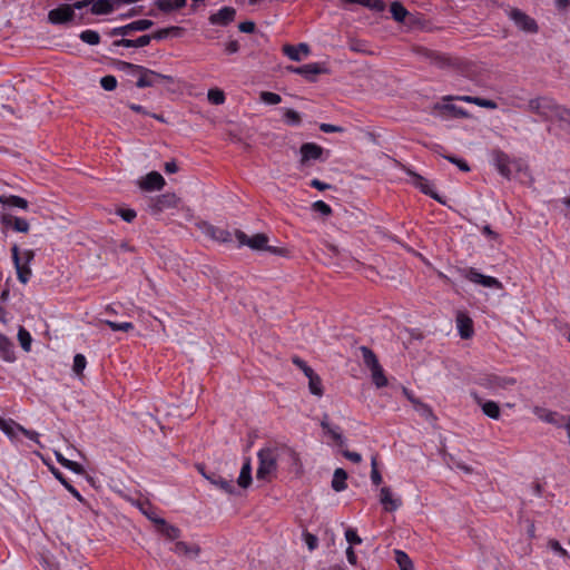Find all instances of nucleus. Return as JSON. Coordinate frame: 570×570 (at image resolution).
I'll use <instances>...</instances> for the list:
<instances>
[{
    "instance_id": "nucleus-1",
    "label": "nucleus",
    "mask_w": 570,
    "mask_h": 570,
    "mask_svg": "<svg viewBox=\"0 0 570 570\" xmlns=\"http://www.w3.org/2000/svg\"><path fill=\"white\" fill-rule=\"evenodd\" d=\"M258 468L256 471V480L258 482H269L276 476L277 460L279 458V449L277 446H266L258 451Z\"/></svg>"
},
{
    "instance_id": "nucleus-2",
    "label": "nucleus",
    "mask_w": 570,
    "mask_h": 570,
    "mask_svg": "<svg viewBox=\"0 0 570 570\" xmlns=\"http://www.w3.org/2000/svg\"><path fill=\"white\" fill-rule=\"evenodd\" d=\"M562 108L563 105L558 104L553 98L547 96L530 99L528 102V110L538 115L546 121L556 120Z\"/></svg>"
},
{
    "instance_id": "nucleus-3",
    "label": "nucleus",
    "mask_w": 570,
    "mask_h": 570,
    "mask_svg": "<svg viewBox=\"0 0 570 570\" xmlns=\"http://www.w3.org/2000/svg\"><path fill=\"white\" fill-rule=\"evenodd\" d=\"M476 384L493 393L509 391L517 384V379L494 373H484L476 379Z\"/></svg>"
},
{
    "instance_id": "nucleus-4",
    "label": "nucleus",
    "mask_w": 570,
    "mask_h": 570,
    "mask_svg": "<svg viewBox=\"0 0 570 570\" xmlns=\"http://www.w3.org/2000/svg\"><path fill=\"white\" fill-rule=\"evenodd\" d=\"M137 73H139L138 80L136 82L138 88L155 87L163 81L174 82V78L171 76L156 72L142 66L138 68Z\"/></svg>"
},
{
    "instance_id": "nucleus-5",
    "label": "nucleus",
    "mask_w": 570,
    "mask_h": 570,
    "mask_svg": "<svg viewBox=\"0 0 570 570\" xmlns=\"http://www.w3.org/2000/svg\"><path fill=\"white\" fill-rule=\"evenodd\" d=\"M462 273H463V276L472 283H475V284H479V285H482V286L489 287V288H497V289L502 288V283L498 278L483 275L480 272H478V269L474 267L465 268V269H463Z\"/></svg>"
},
{
    "instance_id": "nucleus-6",
    "label": "nucleus",
    "mask_w": 570,
    "mask_h": 570,
    "mask_svg": "<svg viewBox=\"0 0 570 570\" xmlns=\"http://www.w3.org/2000/svg\"><path fill=\"white\" fill-rule=\"evenodd\" d=\"M509 18L515 23V26L525 32L537 33L538 24L533 18L524 13L518 8H513L509 11Z\"/></svg>"
},
{
    "instance_id": "nucleus-7",
    "label": "nucleus",
    "mask_w": 570,
    "mask_h": 570,
    "mask_svg": "<svg viewBox=\"0 0 570 570\" xmlns=\"http://www.w3.org/2000/svg\"><path fill=\"white\" fill-rule=\"evenodd\" d=\"M197 470L202 473V475L210 482V484L215 485L217 489L222 490L226 494H234L235 485L232 480H228L216 472H207L205 466L202 464L197 465Z\"/></svg>"
},
{
    "instance_id": "nucleus-8",
    "label": "nucleus",
    "mask_w": 570,
    "mask_h": 570,
    "mask_svg": "<svg viewBox=\"0 0 570 570\" xmlns=\"http://www.w3.org/2000/svg\"><path fill=\"white\" fill-rule=\"evenodd\" d=\"M534 415L551 425H554L556 428H563V425L567 424V420L569 416L563 415L557 411H551L549 409L542 407V406H534L533 407Z\"/></svg>"
},
{
    "instance_id": "nucleus-9",
    "label": "nucleus",
    "mask_w": 570,
    "mask_h": 570,
    "mask_svg": "<svg viewBox=\"0 0 570 570\" xmlns=\"http://www.w3.org/2000/svg\"><path fill=\"white\" fill-rule=\"evenodd\" d=\"M235 237L240 246L246 245L255 250H265L267 248L268 237L265 234H255L249 237L243 230L236 229Z\"/></svg>"
},
{
    "instance_id": "nucleus-10",
    "label": "nucleus",
    "mask_w": 570,
    "mask_h": 570,
    "mask_svg": "<svg viewBox=\"0 0 570 570\" xmlns=\"http://www.w3.org/2000/svg\"><path fill=\"white\" fill-rule=\"evenodd\" d=\"M287 70L304 77L308 81H315L317 75L327 72V69L318 62L306 63L299 67L289 66Z\"/></svg>"
},
{
    "instance_id": "nucleus-11",
    "label": "nucleus",
    "mask_w": 570,
    "mask_h": 570,
    "mask_svg": "<svg viewBox=\"0 0 570 570\" xmlns=\"http://www.w3.org/2000/svg\"><path fill=\"white\" fill-rule=\"evenodd\" d=\"M153 26H154V22L151 20H148V19L136 20V21H132V22H130V23H128L126 26L114 28L110 31V36H112V37H117V36L126 37V36L131 35L134 31H145V30H148Z\"/></svg>"
},
{
    "instance_id": "nucleus-12",
    "label": "nucleus",
    "mask_w": 570,
    "mask_h": 570,
    "mask_svg": "<svg viewBox=\"0 0 570 570\" xmlns=\"http://www.w3.org/2000/svg\"><path fill=\"white\" fill-rule=\"evenodd\" d=\"M75 12L70 4H61L48 13V20L52 24H62L73 19Z\"/></svg>"
},
{
    "instance_id": "nucleus-13",
    "label": "nucleus",
    "mask_w": 570,
    "mask_h": 570,
    "mask_svg": "<svg viewBox=\"0 0 570 570\" xmlns=\"http://www.w3.org/2000/svg\"><path fill=\"white\" fill-rule=\"evenodd\" d=\"M177 204L178 198L175 194H163L151 200L150 209L156 214L165 209L175 208Z\"/></svg>"
},
{
    "instance_id": "nucleus-14",
    "label": "nucleus",
    "mask_w": 570,
    "mask_h": 570,
    "mask_svg": "<svg viewBox=\"0 0 570 570\" xmlns=\"http://www.w3.org/2000/svg\"><path fill=\"white\" fill-rule=\"evenodd\" d=\"M0 222L4 227L12 228L18 233H28L30 228L29 223L24 218L8 213L1 215Z\"/></svg>"
},
{
    "instance_id": "nucleus-15",
    "label": "nucleus",
    "mask_w": 570,
    "mask_h": 570,
    "mask_svg": "<svg viewBox=\"0 0 570 570\" xmlns=\"http://www.w3.org/2000/svg\"><path fill=\"white\" fill-rule=\"evenodd\" d=\"M11 254L17 271L18 279L21 283L26 284L31 276V269L29 268V266L22 264L18 245L14 244L11 247Z\"/></svg>"
},
{
    "instance_id": "nucleus-16",
    "label": "nucleus",
    "mask_w": 570,
    "mask_h": 570,
    "mask_svg": "<svg viewBox=\"0 0 570 570\" xmlns=\"http://www.w3.org/2000/svg\"><path fill=\"white\" fill-rule=\"evenodd\" d=\"M235 17L236 10L233 7H223L216 13L210 14L209 22L214 26H228Z\"/></svg>"
},
{
    "instance_id": "nucleus-17",
    "label": "nucleus",
    "mask_w": 570,
    "mask_h": 570,
    "mask_svg": "<svg viewBox=\"0 0 570 570\" xmlns=\"http://www.w3.org/2000/svg\"><path fill=\"white\" fill-rule=\"evenodd\" d=\"M492 158L498 171L505 178L511 177L510 157L500 149L492 150Z\"/></svg>"
},
{
    "instance_id": "nucleus-18",
    "label": "nucleus",
    "mask_w": 570,
    "mask_h": 570,
    "mask_svg": "<svg viewBox=\"0 0 570 570\" xmlns=\"http://www.w3.org/2000/svg\"><path fill=\"white\" fill-rule=\"evenodd\" d=\"M165 179L158 171H150L146 175L144 180L140 183V187L144 190H159L164 187Z\"/></svg>"
},
{
    "instance_id": "nucleus-19",
    "label": "nucleus",
    "mask_w": 570,
    "mask_h": 570,
    "mask_svg": "<svg viewBox=\"0 0 570 570\" xmlns=\"http://www.w3.org/2000/svg\"><path fill=\"white\" fill-rule=\"evenodd\" d=\"M301 163L320 159L323 155V148L314 142H305L301 146Z\"/></svg>"
},
{
    "instance_id": "nucleus-20",
    "label": "nucleus",
    "mask_w": 570,
    "mask_h": 570,
    "mask_svg": "<svg viewBox=\"0 0 570 570\" xmlns=\"http://www.w3.org/2000/svg\"><path fill=\"white\" fill-rule=\"evenodd\" d=\"M309 46L305 42H301L297 46L285 45L283 47V52L293 61H301V55L308 56L309 55Z\"/></svg>"
},
{
    "instance_id": "nucleus-21",
    "label": "nucleus",
    "mask_w": 570,
    "mask_h": 570,
    "mask_svg": "<svg viewBox=\"0 0 570 570\" xmlns=\"http://www.w3.org/2000/svg\"><path fill=\"white\" fill-rule=\"evenodd\" d=\"M475 402L481 406L482 412L490 419L499 420L501 415L500 406L494 401H484L476 394L474 395Z\"/></svg>"
},
{
    "instance_id": "nucleus-22",
    "label": "nucleus",
    "mask_w": 570,
    "mask_h": 570,
    "mask_svg": "<svg viewBox=\"0 0 570 570\" xmlns=\"http://www.w3.org/2000/svg\"><path fill=\"white\" fill-rule=\"evenodd\" d=\"M171 550L178 556H185L189 558H197L200 553V548L197 544L189 546L184 541H177Z\"/></svg>"
},
{
    "instance_id": "nucleus-23",
    "label": "nucleus",
    "mask_w": 570,
    "mask_h": 570,
    "mask_svg": "<svg viewBox=\"0 0 570 570\" xmlns=\"http://www.w3.org/2000/svg\"><path fill=\"white\" fill-rule=\"evenodd\" d=\"M156 529L160 534L170 540H175L180 537V530L177 527L167 523L165 519L156 520Z\"/></svg>"
},
{
    "instance_id": "nucleus-24",
    "label": "nucleus",
    "mask_w": 570,
    "mask_h": 570,
    "mask_svg": "<svg viewBox=\"0 0 570 570\" xmlns=\"http://www.w3.org/2000/svg\"><path fill=\"white\" fill-rule=\"evenodd\" d=\"M322 429L328 433L333 440L337 443V445L342 446L345 444V439L343 438L341 433L340 426H332L328 422V415L324 414L323 419L321 421Z\"/></svg>"
},
{
    "instance_id": "nucleus-25",
    "label": "nucleus",
    "mask_w": 570,
    "mask_h": 570,
    "mask_svg": "<svg viewBox=\"0 0 570 570\" xmlns=\"http://www.w3.org/2000/svg\"><path fill=\"white\" fill-rule=\"evenodd\" d=\"M456 324L462 338L466 340L473 335V324L469 316L460 313L456 317Z\"/></svg>"
},
{
    "instance_id": "nucleus-26",
    "label": "nucleus",
    "mask_w": 570,
    "mask_h": 570,
    "mask_svg": "<svg viewBox=\"0 0 570 570\" xmlns=\"http://www.w3.org/2000/svg\"><path fill=\"white\" fill-rule=\"evenodd\" d=\"M13 343L2 333H0V356L6 362L16 360Z\"/></svg>"
},
{
    "instance_id": "nucleus-27",
    "label": "nucleus",
    "mask_w": 570,
    "mask_h": 570,
    "mask_svg": "<svg viewBox=\"0 0 570 570\" xmlns=\"http://www.w3.org/2000/svg\"><path fill=\"white\" fill-rule=\"evenodd\" d=\"M136 508L140 510L155 525L156 520L163 519L157 514V509L151 504V501H131Z\"/></svg>"
},
{
    "instance_id": "nucleus-28",
    "label": "nucleus",
    "mask_w": 570,
    "mask_h": 570,
    "mask_svg": "<svg viewBox=\"0 0 570 570\" xmlns=\"http://www.w3.org/2000/svg\"><path fill=\"white\" fill-rule=\"evenodd\" d=\"M0 203L4 206H8V207H18L20 209H28V200L26 198H22L20 196H16V195H9V196H4V195H0Z\"/></svg>"
},
{
    "instance_id": "nucleus-29",
    "label": "nucleus",
    "mask_w": 570,
    "mask_h": 570,
    "mask_svg": "<svg viewBox=\"0 0 570 570\" xmlns=\"http://www.w3.org/2000/svg\"><path fill=\"white\" fill-rule=\"evenodd\" d=\"M252 482V465L250 460L246 459L240 469L239 476L237 479L238 487L246 489Z\"/></svg>"
},
{
    "instance_id": "nucleus-30",
    "label": "nucleus",
    "mask_w": 570,
    "mask_h": 570,
    "mask_svg": "<svg viewBox=\"0 0 570 570\" xmlns=\"http://www.w3.org/2000/svg\"><path fill=\"white\" fill-rule=\"evenodd\" d=\"M422 51L424 52V56L431 60L432 63H434L441 68L453 65L452 59L448 56H444V55H441V53H438L435 51H431L428 49H423Z\"/></svg>"
},
{
    "instance_id": "nucleus-31",
    "label": "nucleus",
    "mask_w": 570,
    "mask_h": 570,
    "mask_svg": "<svg viewBox=\"0 0 570 570\" xmlns=\"http://www.w3.org/2000/svg\"><path fill=\"white\" fill-rule=\"evenodd\" d=\"M206 234L222 243H229L233 239L230 232L215 226H208L206 228Z\"/></svg>"
},
{
    "instance_id": "nucleus-32",
    "label": "nucleus",
    "mask_w": 570,
    "mask_h": 570,
    "mask_svg": "<svg viewBox=\"0 0 570 570\" xmlns=\"http://www.w3.org/2000/svg\"><path fill=\"white\" fill-rule=\"evenodd\" d=\"M460 100L474 104L479 107L487 108V109H497L498 104L494 100L485 99L481 97H472V96H462L459 97Z\"/></svg>"
},
{
    "instance_id": "nucleus-33",
    "label": "nucleus",
    "mask_w": 570,
    "mask_h": 570,
    "mask_svg": "<svg viewBox=\"0 0 570 570\" xmlns=\"http://www.w3.org/2000/svg\"><path fill=\"white\" fill-rule=\"evenodd\" d=\"M184 29L181 27L171 26L168 28L159 29L154 32L151 36V40H164L169 36L179 37L183 33Z\"/></svg>"
},
{
    "instance_id": "nucleus-34",
    "label": "nucleus",
    "mask_w": 570,
    "mask_h": 570,
    "mask_svg": "<svg viewBox=\"0 0 570 570\" xmlns=\"http://www.w3.org/2000/svg\"><path fill=\"white\" fill-rule=\"evenodd\" d=\"M112 0H97L91 6V12L94 14H109L114 11Z\"/></svg>"
},
{
    "instance_id": "nucleus-35",
    "label": "nucleus",
    "mask_w": 570,
    "mask_h": 570,
    "mask_svg": "<svg viewBox=\"0 0 570 570\" xmlns=\"http://www.w3.org/2000/svg\"><path fill=\"white\" fill-rule=\"evenodd\" d=\"M186 0H157L156 6L163 12H170L185 7Z\"/></svg>"
},
{
    "instance_id": "nucleus-36",
    "label": "nucleus",
    "mask_w": 570,
    "mask_h": 570,
    "mask_svg": "<svg viewBox=\"0 0 570 570\" xmlns=\"http://www.w3.org/2000/svg\"><path fill=\"white\" fill-rule=\"evenodd\" d=\"M370 371H371L372 381L376 385V387L380 389V387H384L387 385V379L384 374V370L381 366V364L373 366Z\"/></svg>"
},
{
    "instance_id": "nucleus-37",
    "label": "nucleus",
    "mask_w": 570,
    "mask_h": 570,
    "mask_svg": "<svg viewBox=\"0 0 570 570\" xmlns=\"http://www.w3.org/2000/svg\"><path fill=\"white\" fill-rule=\"evenodd\" d=\"M308 379V389L309 392L316 396L323 395V386L321 377L313 371L311 374H307Z\"/></svg>"
},
{
    "instance_id": "nucleus-38",
    "label": "nucleus",
    "mask_w": 570,
    "mask_h": 570,
    "mask_svg": "<svg viewBox=\"0 0 570 570\" xmlns=\"http://www.w3.org/2000/svg\"><path fill=\"white\" fill-rule=\"evenodd\" d=\"M346 479H347V473L345 472V470L337 468L333 474L332 488L335 491L344 490L346 488V483H345Z\"/></svg>"
},
{
    "instance_id": "nucleus-39",
    "label": "nucleus",
    "mask_w": 570,
    "mask_h": 570,
    "mask_svg": "<svg viewBox=\"0 0 570 570\" xmlns=\"http://www.w3.org/2000/svg\"><path fill=\"white\" fill-rule=\"evenodd\" d=\"M393 19L397 22H404L409 11L400 1H393L390 7Z\"/></svg>"
},
{
    "instance_id": "nucleus-40",
    "label": "nucleus",
    "mask_w": 570,
    "mask_h": 570,
    "mask_svg": "<svg viewBox=\"0 0 570 570\" xmlns=\"http://www.w3.org/2000/svg\"><path fill=\"white\" fill-rule=\"evenodd\" d=\"M360 352L362 354L363 363L368 370L380 364L375 353L370 347L361 346Z\"/></svg>"
},
{
    "instance_id": "nucleus-41",
    "label": "nucleus",
    "mask_w": 570,
    "mask_h": 570,
    "mask_svg": "<svg viewBox=\"0 0 570 570\" xmlns=\"http://www.w3.org/2000/svg\"><path fill=\"white\" fill-rule=\"evenodd\" d=\"M395 561L400 570H414V566L407 553L402 550H394Z\"/></svg>"
},
{
    "instance_id": "nucleus-42",
    "label": "nucleus",
    "mask_w": 570,
    "mask_h": 570,
    "mask_svg": "<svg viewBox=\"0 0 570 570\" xmlns=\"http://www.w3.org/2000/svg\"><path fill=\"white\" fill-rule=\"evenodd\" d=\"M79 38L90 46H96L100 42V36L95 30H85L80 33Z\"/></svg>"
},
{
    "instance_id": "nucleus-43",
    "label": "nucleus",
    "mask_w": 570,
    "mask_h": 570,
    "mask_svg": "<svg viewBox=\"0 0 570 570\" xmlns=\"http://www.w3.org/2000/svg\"><path fill=\"white\" fill-rule=\"evenodd\" d=\"M284 120L291 126H299L302 122L301 115L296 110L289 108L284 110Z\"/></svg>"
},
{
    "instance_id": "nucleus-44",
    "label": "nucleus",
    "mask_w": 570,
    "mask_h": 570,
    "mask_svg": "<svg viewBox=\"0 0 570 570\" xmlns=\"http://www.w3.org/2000/svg\"><path fill=\"white\" fill-rule=\"evenodd\" d=\"M18 340L20 342V345L21 347L26 351V352H29L30 348H31V342H32V338H31V335L30 333L23 328V327H20L19 328V332H18Z\"/></svg>"
},
{
    "instance_id": "nucleus-45",
    "label": "nucleus",
    "mask_w": 570,
    "mask_h": 570,
    "mask_svg": "<svg viewBox=\"0 0 570 570\" xmlns=\"http://www.w3.org/2000/svg\"><path fill=\"white\" fill-rule=\"evenodd\" d=\"M560 127L570 134V109L563 106L561 112H559L557 119Z\"/></svg>"
},
{
    "instance_id": "nucleus-46",
    "label": "nucleus",
    "mask_w": 570,
    "mask_h": 570,
    "mask_svg": "<svg viewBox=\"0 0 570 570\" xmlns=\"http://www.w3.org/2000/svg\"><path fill=\"white\" fill-rule=\"evenodd\" d=\"M302 538L311 552L318 547V538L315 534L308 532L307 530L303 531Z\"/></svg>"
},
{
    "instance_id": "nucleus-47",
    "label": "nucleus",
    "mask_w": 570,
    "mask_h": 570,
    "mask_svg": "<svg viewBox=\"0 0 570 570\" xmlns=\"http://www.w3.org/2000/svg\"><path fill=\"white\" fill-rule=\"evenodd\" d=\"M259 98L267 105H277L282 101V97L278 94L272 91H262Z\"/></svg>"
},
{
    "instance_id": "nucleus-48",
    "label": "nucleus",
    "mask_w": 570,
    "mask_h": 570,
    "mask_svg": "<svg viewBox=\"0 0 570 570\" xmlns=\"http://www.w3.org/2000/svg\"><path fill=\"white\" fill-rule=\"evenodd\" d=\"M104 323L115 332H117V331L128 332L134 328V324L130 322L117 323V322L106 320V321H104Z\"/></svg>"
},
{
    "instance_id": "nucleus-49",
    "label": "nucleus",
    "mask_w": 570,
    "mask_h": 570,
    "mask_svg": "<svg viewBox=\"0 0 570 570\" xmlns=\"http://www.w3.org/2000/svg\"><path fill=\"white\" fill-rule=\"evenodd\" d=\"M86 365H87L86 357L82 354H76L73 357L72 371L77 375H80V374H82Z\"/></svg>"
},
{
    "instance_id": "nucleus-50",
    "label": "nucleus",
    "mask_w": 570,
    "mask_h": 570,
    "mask_svg": "<svg viewBox=\"0 0 570 570\" xmlns=\"http://www.w3.org/2000/svg\"><path fill=\"white\" fill-rule=\"evenodd\" d=\"M52 473L55 474V476L70 491V493L76 498V499H83L79 492L72 487L70 485L66 479L63 478L62 473L57 470V469H52Z\"/></svg>"
},
{
    "instance_id": "nucleus-51",
    "label": "nucleus",
    "mask_w": 570,
    "mask_h": 570,
    "mask_svg": "<svg viewBox=\"0 0 570 570\" xmlns=\"http://www.w3.org/2000/svg\"><path fill=\"white\" fill-rule=\"evenodd\" d=\"M208 100L214 105H220L225 101V94L219 89H210L207 94Z\"/></svg>"
},
{
    "instance_id": "nucleus-52",
    "label": "nucleus",
    "mask_w": 570,
    "mask_h": 570,
    "mask_svg": "<svg viewBox=\"0 0 570 570\" xmlns=\"http://www.w3.org/2000/svg\"><path fill=\"white\" fill-rule=\"evenodd\" d=\"M362 6L376 12L385 10V2L383 0H362Z\"/></svg>"
},
{
    "instance_id": "nucleus-53",
    "label": "nucleus",
    "mask_w": 570,
    "mask_h": 570,
    "mask_svg": "<svg viewBox=\"0 0 570 570\" xmlns=\"http://www.w3.org/2000/svg\"><path fill=\"white\" fill-rule=\"evenodd\" d=\"M312 208L314 212L322 214L323 216H330L332 214V208L323 200H317L313 203Z\"/></svg>"
},
{
    "instance_id": "nucleus-54",
    "label": "nucleus",
    "mask_w": 570,
    "mask_h": 570,
    "mask_svg": "<svg viewBox=\"0 0 570 570\" xmlns=\"http://www.w3.org/2000/svg\"><path fill=\"white\" fill-rule=\"evenodd\" d=\"M100 85L105 90L111 91L117 87V79L111 75H107L100 79Z\"/></svg>"
},
{
    "instance_id": "nucleus-55",
    "label": "nucleus",
    "mask_w": 570,
    "mask_h": 570,
    "mask_svg": "<svg viewBox=\"0 0 570 570\" xmlns=\"http://www.w3.org/2000/svg\"><path fill=\"white\" fill-rule=\"evenodd\" d=\"M548 547L556 553H558L560 557L566 558L569 556L568 551L562 548L560 542L556 539H550L548 541Z\"/></svg>"
},
{
    "instance_id": "nucleus-56",
    "label": "nucleus",
    "mask_w": 570,
    "mask_h": 570,
    "mask_svg": "<svg viewBox=\"0 0 570 570\" xmlns=\"http://www.w3.org/2000/svg\"><path fill=\"white\" fill-rule=\"evenodd\" d=\"M345 539L346 541L350 543V546L352 547L353 544H360L362 543V539L360 538V535L357 534L356 530L353 529V528H348L346 529L345 531Z\"/></svg>"
},
{
    "instance_id": "nucleus-57",
    "label": "nucleus",
    "mask_w": 570,
    "mask_h": 570,
    "mask_svg": "<svg viewBox=\"0 0 570 570\" xmlns=\"http://www.w3.org/2000/svg\"><path fill=\"white\" fill-rule=\"evenodd\" d=\"M117 214L127 223H131L137 216L136 210L130 208H119Z\"/></svg>"
},
{
    "instance_id": "nucleus-58",
    "label": "nucleus",
    "mask_w": 570,
    "mask_h": 570,
    "mask_svg": "<svg viewBox=\"0 0 570 570\" xmlns=\"http://www.w3.org/2000/svg\"><path fill=\"white\" fill-rule=\"evenodd\" d=\"M371 480L375 485H379L382 482L381 473L376 465V459H372V471H371Z\"/></svg>"
},
{
    "instance_id": "nucleus-59",
    "label": "nucleus",
    "mask_w": 570,
    "mask_h": 570,
    "mask_svg": "<svg viewBox=\"0 0 570 570\" xmlns=\"http://www.w3.org/2000/svg\"><path fill=\"white\" fill-rule=\"evenodd\" d=\"M417 188L425 195H429L431 196L433 199L440 202V203H443L440 198V196L434 193L431 187H430V184L429 181L425 179V184H421L420 186H417Z\"/></svg>"
},
{
    "instance_id": "nucleus-60",
    "label": "nucleus",
    "mask_w": 570,
    "mask_h": 570,
    "mask_svg": "<svg viewBox=\"0 0 570 570\" xmlns=\"http://www.w3.org/2000/svg\"><path fill=\"white\" fill-rule=\"evenodd\" d=\"M445 158L456 165L462 171H469L470 170V166L468 165V163L464 160V159H461V158H458V157H454V156H445Z\"/></svg>"
},
{
    "instance_id": "nucleus-61",
    "label": "nucleus",
    "mask_w": 570,
    "mask_h": 570,
    "mask_svg": "<svg viewBox=\"0 0 570 570\" xmlns=\"http://www.w3.org/2000/svg\"><path fill=\"white\" fill-rule=\"evenodd\" d=\"M442 109L452 112V115L455 117H466L468 116V112L465 110H463L462 108H460L455 105H444L442 107Z\"/></svg>"
},
{
    "instance_id": "nucleus-62",
    "label": "nucleus",
    "mask_w": 570,
    "mask_h": 570,
    "mask_svg": "<svg viewBox=\"0 0 570 570\" xmlns=\"http://www.w3.org/2000/svg\"><path fill=\"white\" fill-rule=\"evenodd\" d=\"M415 410L417 412H420V414L422 416H425L426 419L434 416L433 412H432V409L428 404H424L422 402H417V406L415 407Z\"/></svg>"
},
{
    "instance_id": "nucleus-63",
    "label": "nucleus",
    "mask_w": 570,
    "mask_h": 570,
    "mask_svg": "<svg viewBox=\"0 0 570 570\" xmlns=\"http://www.w3.org/2000/svg\"><path fill=\"white\" fill-rule=\"evenodd\" d=\"M320 129L323 132L330 134V132H343L345 129L341 126L332 125V124H321Z\"/></svg>"
},
{
    "instance_id": "nucleus-64",
    "label": "nucleus",
    "mask_w": 570,
    "mask_h": 570,
    "mask_svg": "<svg viewBox=\"0 0 570 570\" xmlns=\"http://www.w3.org/2000/svg\"><path fill=\"white\" fill-rule=\"evenodd\" d=\"M118 67L122 71H130L131 73H137L139 65H134L131 62L118 61Z\"/></svg>"
}]
</instances>
